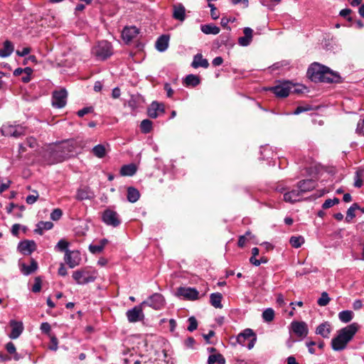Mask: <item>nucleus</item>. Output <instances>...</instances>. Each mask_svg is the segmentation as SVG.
I'll list each match as a JSON object with an SVG mask.
<instances>
[{"mask_svg":"<svg viewBox=\"0 0 364 364\" xmlns=\"http://www.w3.org/2000/svg\"><path fill=\"white\" fill-rule=\"evenodd\" d=\"M61 149H58L55 145H49L41 154L45 161L48 164L60 163L65 160V156L60 154Z\"/></svg>","mask_w":364,"mask_h":364,"instance_id":"f257e3e1","label":"nucleus"},{"mask_svg":"<svg viewBox=\"0 0 364 364\" xmlns=\"http://www.w3.org/2000/svg\"><path fill=\"white\" fill-rule=\"evenodd\" d=\"M257 341V336L251 328H246L239 333L236 338V343L242 346H247L249 350L252 349Z\"/></svg>","mask_w":364,"mask_h":364,"instance_id":"f03ea898","label":"nucleus"},{"mask_svg":"<svg viewBox=\"0 0 364 364\" xmlns=\"http://www.w3.org/2000/svg\"><path fill=\"white\" fill-rule=\"evenodd\" d=\"M111 44L105 41L99 42L93 48L92 54L97 59L100 60H106L112 55Z\"/></svg>","mask_w":364,"mask_h":364,"instance_id":"7ed1b4c3","label":"nucleus"},{"mask_svg":"<svg viewBox=\"0 0 364 364\" xmlns=\"http://www.w3.org/2000/svg\"><path fill=\"white\" fill-rule=\"evenodd\" d=\"M97 277V273L95 271L86 269L77 270L73 272V278L79 284H85L92 282Z\"/></svg>","mask_w":364,"mask_h":364,"instance_id":"20e7f679","label":"nucleus"},{"mask_svg":"<svg viewBox=\"0 0 364 364\" xmlns=\"http://www.w3.org/2000/svg\"><path fill=\"white\" fill-rule=\"evenodd\" d=\"M146 304H147L146 301H143L141 304L135 306L134 308L127 311L126 315L130 323H136L144 319V315L142 309L143 306H146Z\"/></svg>","mask_w":364,"mask_h":364,"instance_id":"39448f33","label":"nucleus"},{"mask_svg":"<svg viewBox=\"0 0 364 364\" xmlns=\"http://www.w3.org/2000/svg\"><path fill=\"white\" fill-rule=\"evenodd\" d=\"M102 218L105 224L113 227H117L121 223L119 214L111 209H106L102 213Z\"/></svg>","mask_w":364,"mask_h":364,"instance_id":"423d86ee","label":"nucleus"},{"mask_svg":"<svg viewBox=\"0 0 364 364\" xmlns=\"http://www.w3.org/2000/svg\"><path fill=\"white\" fill-rule=\"evenodd\" d=\"M326 66L314 63L308 69L307 74L314 82H320Z\"/></svg>","mask_w":364,"mask_h":364,"instance_id":"0eeeda50","label":"nucleus"},{"mask_svg":"<svg viewBox=\"0 0 364 364\" xmlns=\"http://www.w3.org/2000/svg\"><path fill=\"white\" fill-rule=\"evenodd\" d=\"M1 132L4 136L17 138L25 134V129L21 125H4Z\"/></svg>","mask_w":364,"mask_h":364,"instance_id":"6e6552de","label":"nucleus"},{"mask_svg":"<svg viewBox=\"0 0 364 364\" xmlns=\"http://www.w3.org/2000/svg\"><path fill=\"white\" fill-rule=\"evenodd\" d=\"M291 88V83L285 81L278 85L270 87L267 90L272 91L277 97H286L289 95Z\"/></svg>","mask_w":364,"mask_h":364,"instance_id":"1a4fd4ad","label":"nucleus"},{"mask_svg":"<svg viewBox=\"0 0 364 364\" xmlns=\"http://www.w3.org/2000/svg\"><path fill=\"white\" fill-rule=\"evenodd\" d=\"M290 328L296 336L301 338H305L309 333L307 324L304 321H292Z\"/></svg>","mask_w":364,"mask_h":364,"instance_id":"9d476101","label":"nucleus"},{"mask_svg":"<svg viewBox=\"0 0 364 364\" xmlns=\"http://www.w3.org/2000/svg\"><path fill=\"white\" fill-rule=\"evenodd\" d=\"M359 328V325L357 323H353L345 328L341 329L338 335L344 338L347 343L352 340L354 335L356 333Z\"/></svg>","mask_w":364,"mask_h":364,"instance_id":"9b49d317","label":"nucleus"},{"mask_svg":"<svg viewBox=\"0 0 364 364\" xmlns=\"http://www.w3.org/2000/svg\"><path fill=\"white\" fill-rule=\"evenodd\" d=\"M68 93L65 89L55 91L53 94L52 105L57 108H62L66 105Z\"/></svg>","mask_w":364,"mask_h":364,"instance_id":"f8f14e48","label":"nucleus"},{"mask_svg":"<svg viewBox=\"0 0 364 364\" xmlns=\"http://www.w3.org/2000/svg\"><path fill=\"white\" fill-rule=\"evenodd\" d=\"M64 259L70 268H74L79 265L81 261L80 255L78 252L70 250L66 251Z\"/></svg>","mask_w":364,"mask_h":364,"instance_id":"ddd939ff","label":"nucleus"},{"mask_svg":"<svg viewBox=\"0 0 364 364\" xmlns=\"http://www.w3.org/2000/svg\"><path fill=\"white\" fill-rule=\"evenodd\" d=\"M18 251L24 255H29L36 250V244L33 240H24L18 245Z\"/></svg>","mask_w":364,"mask_h":364,"instance_id":"4468645a","label":"nucleus"},{"mask_svg":"<svg viewBox=\"0 0 364 364\" xmlns=\"http://www.w3.org/2000/svg\"><path fill=\"white\" fill-rule=\"evenodd\" d=\"M9 325L11 328V331L9 335L11 339L18 338L23 331V325L21 321H17L16 320H11Z\"/></svg>","mask_w":364,"mask_h":364,"instance_id":"2eb2a0df","label":"nucleus"},{"mask_svg":"<svg viewBox=\"0 0 364 364\" xmlns=\"http://www.w3.org/2000/svg\"><path fill=\"white\" fill-rule=\"evenodd\" d=\"M340 81V76L336 73L332 72L328 68L326 67L325 70L322 75L320 82H338Z\"/></svg>","mask_w":364,"mask_h":364,"instance_id":"dca6fc26","label":"nucleus"},{"mask_svg":"<svg viewBox=\"0 0 364 364\" xmlns=\"http://www.w3.org/2000/svg\"><path fill=\"white\" fill-rule=\"evenodd\" d=\"M139 33V30L135 26L125 27L122 32V39L126 43L132 41Z\"/></svg>","mask_w":364,"mask_h":364,"instance_id":"f3484780","label":"nucleus"},{"mask_svg":"<svg viewBox=\"0 0 364 364\" xmlns=\"http://www.w3.org/2000/svg\"><path fill=\"white\" fill-rule=\"evenodd\" d=\"M159 112L161 113L164 112V105L158 103L157 102H153L147 111L149 117L155 119L159 116Z\"/></svg>","mask_w":364,"mask_h":364,"instance_id":"a211bd4d","label":"nucleus"},{"mask_svg":"<svg viewBox=\"0 0 364 364\" xmlns=\"http://www.w3.org/2000/svg\"><path fill=\"white\" fill-rule=\"evenodd\" d=\"M316 187V182L312 179L303 180L299 182L298 188L300 192H309L314 189Z\"/></svg>","mask_w":364,"mask_h":364,"instance_id":"6ab92c4d","label":"nucleus"},{"mask_svg":"<svg viewBox=\"0 0 364 364\" xmlns=\"http://www.w3.org/2000/svg\"><path fill=\"white\" fill-rule=\"evenodd\" d=\"M191 66L193 68H198L199 67L208 68L209 63L207 59L203 58L201 53H198L194 55L193 62L191 63Z\"/></svg>","mask_w":364,"mask_h":364,"instance_id":"aec40b11","label":"nucleus"},{"mask_svg":"<svg viewBox=\"0 0 364 364\" xmlns=\"http://www.w3.org/2000/svg\"><path fill=\"white\" fill-rule=\"evenodd\" d=\"M14 50V46L11 41L6 40L3 43V48L0 49V57L6 58L11 55Z\"/></svg>","mask_w":364,"mask_h":364,"instance_id":"412c9836","label":"nucleus"},{"mask_svg":"<svg viewBox=\"0 0 364 364\" xmlns=\"http://www.w3.org/2000/svg\"><path fill=\"white\" fill-rule=\"evenodd\" d=\"M169 36L167 35H162L156 42V48L159 52L165 51L168 47Z\"/></svg>","mask_w":364,"mask_h":364,"instance_id":"4be33fe9","label":"nucleus"},{"mask_svg":"<svg viewBox=\"0 0 364 364\" xmlns=\"http://www.w3.org/2000/svg\"><path fill=\"white\" fill-rule=\"evenodd\" d=\"M347 345V342L345 341L344 338H343L341 336L338 334V336L333 338L331 341L332 348L334 350H343Z\"/></svg>","mask_w":364,"mask_h":364,"instance_id":"5701e85b","label":"nucleus"},{"mask_svg":"<svg viewBox=\"0 0 364 364\" xmlns=\"http://www.w3.org/2000/svg\"><path fill=\"white\" fill-rule=\"evenodd\" d=\"M186 9L182 4H177L173 6V17L181 21L185 20L186 18Z\"/></svg>","mask_w":364,"mask_h":364,"instance_id":"b1692460","label":"nucleus"},{"mask_svg":"<svg viewBox=\"0 0 364 364\" xmlns=\"http://www.w3.org/2000/svg\"><path fill=\"white\" fill-rule=\"evenodd\" d=\"M107 243L108 240L107 239H102L95 244H91L89 246V250L93 254L100 253Z\"/></svg>","mask_w":364,"mask_h":364,"instance_id":"393cba45","label":"nucleus"},{"mask_svg":"<svg viewBox=\"0 0 364 364\" xmlns=\"http://www.w3.org/2000/svg\"><path fill=\"white\" fill-rule=\"evenodd\" d=\"M316 333L323 338H328L331 333L330 324L327 322L320 324L316 330Z\"/></svg>","mask_w":364,"mask_h":364,"instance_id":"a878e982","label":"nucleus"},{"mask_svg":"<svg viewBox=\"0 0 364 364\" xmlns=\"http://www.w3.org/2000/svg\"><path fill=\"white\" fill-rule=\"evenodd\" d=\"M300 191L293 190L291 191L287 192L284 195V200L286 202L294 203L296 201L299 200V197L301 196Z\"/></svg>","mask_w":364,"mask_h":364,"instance_id":"bb28decb","label":"nucleus"},{"mask_svg":"<svg viewBox=\"0 0 364 364\" xmlns=\"http://www.w3.org/2000/svg\"><path fill=\"white\" fill-rule=\"evenodd\" d=\"M92 153L96 157L101 159L106 156L107 153V149L105 145L97 144L92 148Z\"/></svg>","mask_w":364,"mask_h":364,"instance_id":"cd10ccee","label":"nucleus"},{"mask_svg":"<svg viewBox=\"0 0 364 364\" xmlns=\"http://www.w3.org/2000/svg\"><path fill=\"white\" fill-rule=\"evenodd\" d=\"M152 298L153 297H150V301H146L147 302L146 305H148L156 310L161 309L164 306L165 300L164 297H157L158 299L156 301L153 300Z\"/></svg>","mask_w":364,"mask_h":364,"instance_id":"c85d7f7f","label":"nucleus"},{"mask_svg":"<svg viewBox=\"0 0 364 364\" xmlns=\"http://www.w3.org/2000/svg\"><path fill=\"white\" fill-rule=\"evenodd\" d=\"M37 268L38 264L33 259H31V264L29 265H26L25 264L21 265V271L26 275L32 274L37 269Z\"/></svg>","mask_w":364,"mask_h":364,"instance_id":"c756f323","label":"nucleus"},{"mask_svg":"<svg viewBox=\"0 0 364 364\" xmlns=\"http://www.w3.org/2000/svg\"><path fill=\"white\" fill-rule=\"evenodd\" d=\"M53 227V223L50 221H41L37 224V228L34 230L36 233L43 235L44 230H48L52 229Z\"/></svg>","mask_w":364,"mask_h":364,"instance_id":"7c9ffc66","label":"nucleus"},{"mask_svg":"<svg viewBox=\"0 0 364 364\" xmlns=\"http://www.w3.org/2000/svg\"><path fill=\"white\" fill-rule=\"evenodd\" d=\"M198 292L196 289L190 287H180L176 296H198Z\"/></svg>","mask_w":364,"mask_h":364,"instance_id":"2f4dec72","label":"nucleus"},{"mask_svg":"<svg viewBox=\"0 0 364 364\" xmlns=\"http://www.w3.org/2000/svg\"><path fill=\"white\" fill-rule=\"evenodd\" d=\"M140 196V193L137 189L133 187H129L127 189V200L130 203L136 202Z\"/></svg>","mask_w":364,"mask_h":364,"instance_id":"473e14b6","label":"nucleus"},{"mask_svg":"<svg viewBox=\"0 0 364 364\" xmlns=\"http://www.w3.org/2000/svg\"><path fill=\"white\" fill-rule=\"evenodd\" d=\"M136 171V166L133 164L124 165L121 168L120 173L122 176H133Z\"/></svg>","mask_w":364,"mask_h":364,"instance_id":"72a5a7b5","label":"nucleus"},{"mask_svg":"<svg viewBox=\"0 0 364 364\" xmlns=\"http://www.w3.org/2000/svg\"><path fill=\"white\" fill-rule=\"evenodd\" d=\"M201 31L205 34L216 35L220 32V28L213 24H205L201 26Z\"/></svg>","mask_w":364,"mask_h":364,"instance_id":"f704fd0d","label":"nucleus"},{"mask_svg":"<svg viewBox=\"0 0 364 364\" xmlns=\"http://www.w3.org/2000/svg\"><path fill=\"white\" fill-rule=\"evenodd\" d=\"M55 146L58 149H61L60 154L65 155V159L69 157L70 154L73 151V146L67 142L55 145Z\"/></svg>","mask_w":364,"mask_h":364,"instance_id":"c9c22d12","label":"nucleus"},{"mask_svg":"<svg viewBox=\"0 0 364 364\" xmlns=\"http://www.w3.org/2000/svg\"><path fill=\"white\" fill-rule=\"evenodd\" d=\"M200 82L199 77L193 74L188 75L184 80L186 86L196 87L199 85Z\"/></svg>","mask_w":364,"mask_h":364,"instance_id":"e433bc0d","label":"nucleus"},{"mask_svg":"<svg viewBox=\"0 0 364 364\" xmlns=\"http://www.w3.org/2000/svg\"><path fill=\"white\" fill-rule=\"evenodd\" d=\"M215 363L219 364L225 363V359L222 354L218 353L209 355L208 359V364H214Z\"/></svg>","mask_w":364,"mask_h":364,"instance_id":"4c0bfd02","label":"nucleus"},{"mask_svg":"<svg viewBox=\"0 0 364 364\" xmlns=\"http://www.w3.org/2000/svg\"><path fill=\"white\" fill-rule=\"evenodd\" d=\"M353 312L350 310L342 311L338 314L339 319L343 323H348L353 319Z\"/></svg>","mask_w":364,"mask_h":364,"instance_id":"58836bf2","label":"nucleus"},{"mask_svg":"<svg viewBox=\"0 0 364 364\" xmlns=\"http://www.w3.org/2000/svg\"><path fill=\"white\" fill-rule=\"evenodd\" d=\"M152 122L149 119H144L140 124L141 131L144 134L149 133L152 129Z\"/></svg>","mask_w":364,"mask_h":364,"instance_id":"ea45409f","label":"nucleus"},{"mask_svg":"<svg viewBox=\"0 0 364 364\" xmlns=\"http://www.w3.org/2000/svg\"><path fill=\"white\" fill-rule=\"evenodd\" d=\"M359 209V205L357 203H353L347 210L346 220L349 223L355 218V210Z\"/></svg>","mask_w":364,"mask_h":364,"instance_id":"a19ab883","label":"nucleus"},{"mask_svg":"<svg viewBox=\"0 0 364 364\" xmlns=\"http://www.w3.org/2000/svg\"><path fill=\"white\" fill-rule=\"evenodd\" d=\"M364 178V170H358L355 172L354 186L360 188L363 185V178Z\"/></svg>","mask_w":364,"mask_h":364,"instance_id":"79ce46f5","label":"nucleus"},{"mask_svg":"<svg viewBox=\"0 0 364 364\" xmlns=\"http://www.w3.org/2000/svg\"><path fill=\"white\" fill-rule=\"evenodd\" d=\"M262 318L267 322H271L274 318V311L272 308L265 309L262 313Z\"/></svg>","mask_w":364,"mask_h":364,"instance_id":"37998d69","label":"nucleus"},{"mask_svg":"<svg viewBox=\"0 0 364 364\" xmlns=\"http://www.w3.org/2000/svg\"><path fill=\"white\" fill-rule=\"evenodd\" d=\"M289 242L293 247L299 248L304 242V239L301 236H293L290 238Z\"/></svg>","mask_w":364,"mask_h":364,"instance_id":"c03bdc74","label":"nucleus"},{"mask_svg":"<svg viewBox=\"0 0 364 364\" xmlns=\"http://www.w3.org/2000/svg\"><path fill=\"white\" fill-rule=\"evenodd\" d=\"M339 203V199L337 198H334L333 199H327L322 205V208L323 209H327L333 205L338 204Z\"/></svg>","mask_w":364,"mask_h":364,"instance_id":"a18cd8bd","label":"nucleus"},{"mask_svg":"<svg viewBox=\"0 0 364 364\" xmlns=\"http://www.w3.org/2000/svg\"><path fill=\"white\" fill-rule=\"evenodd\" d=\"M188 321L189 323V326L187 328L188 331L191 332L195 331L198 327V322L196 318L194 316H191Z\"/></svg>","mask_w":364,"mask_h":364,"instance_id":"49530a36","label":"nucleus"},{"mask_svg":"<svg viewBox=\"0 0 364 364\" xmlns=\"http://www.w3.org/2000/svg\"><path fill=\"white\" fill-rule=\"evenodd\" d=\"M89 198V194L87 191L84 189H79L76 194V199L78 200H83Z\"/></svg>","mask_w":364,"mask_h":364,"instance_id":"de8ad7c7","label":"nucleus"},{"mask_svg":"<svg viewBox=\"0 0 364 364\" xmlns=\"http://www.w3.org/2000/svg\"><path fill=\"white\" fill-rule=\"evenodd\" d=\"M6 349L10 354H15L14 359L18 360V357L17 356V353H16V347L12 342H9L6 345Z\"/></svg>","mask_w":364,"mask_h":364,"instance_id":"09e8293b","label":"nucleus"},{"mask_svg":"<svg viewBox=\"0 0 364 364\" xmlns=\"http://www.w3.org/2000/svg\"><path fill=\"white\" fill-rule=\"evenodd\" d=\"M41 289V280L39 277H36L34 284L32 287V291L35 294L40 292Z\"/></svg>","mask_w":364,"mask_h":364,"instance_id":"8fccbe9b","label":"nucleus"},{"mask_svg":"<svg viewBox=\"0 0 364 364\" xmlns=\"http://www.w3.org/2000/svg\"><path fill=\"white\" fill-rule=\"evenodd\" d=\"M50 345L49 346V349L51 350H57L58 349V338L54 335H50Z\"/></svg>","mask_w":364,"mask_h":364,"instance_id":"3c124183","label":"nucleus"},{"mask_svg":"<svg viewBox=\"0 0 364 364\" xmlns=\"http://www.w3.org/2000/svg\"><path fill=\"white\" fill-rule=\"evenodd\" d=\"M68 245H69V243L67 241H65V240H60L58 242L55 247L60 251H62V252L65 251L66 252V251L68 250Z\"/></svg>","mask_w":364,"mask_h":364,"instance_id":"603ef678","label":"nucleus"},{"mask_svg":"<svg viewBox=\"0 0 364 364\" xmlns=\"http://www.w3.org/2000/svg\"><path fill=\"white\" fill-rule=\"evenodd\" d=\"M221 299L222 297H210V303L215 308L221 309L223 307L221 304Z\"/></svg>","mask_w":364,"mask_h":364,"instance_id":"864d4df0","label":"nucleus"},{"mask_svg":"<svg viewBox=\"0 0 364 364\" xmlns=\"http://www.w3.org/2000/svg\"><path fill=\"white\" fill-rule=\"evenodd\" d=\"M62 215H63L62 210L60 208H55L51 213L50 218L53 220H58L61 218Z\"/></svg>","mask_w":364,"mask_h":364,"instance_id":"5fc2aeb1","label":"nucleus"},{"mask_svg":"<svg viewBox=\"0 0 364 364\" xmlns=\"http://www.w3.org/2000/svg\"><path fill=\"white\" fill-rule=\"evenodd\" d=\"M41 331L46 334L50 335V325L48 322L42 323L40 327Z\"/></svg>","mask_w":364,"mask_h":364,"instance_id":"6e6d98bb","label":"nucleus"},{"mask_svg":"<svg viewBox=\"0 0 364 364\" xmlns=\"http://www.w3.org/2000/svg\"><path fill=\"white\" fill-rule=\"evenodd\" d=\"M311 109V107L309 105L306 106H299L296 108V109L294 111V114H299L301 112L309 111Z\"/></svg>","mask_w":364,"mask_h":364,"instance_id":"4d7b16f0","label":"nucleus"},{"mask_svg":"<svg viewBox=\"0 0 364 364\" xmlns=\"http://www.w3.org/2000/svg\"><path fill=\"white\" fill-rule=\"evenodd\" d=\"M208 7L210 9V15L213 19H218L219 18V15L216 12V7L215 5L211 3H208Z\"/></svg>","mask_w":364,"mask_h":364,"instance_id":"13d9d810","label":"nucleus"},{"mask_svg":"<svg viewBox=\"0 0 364 364\" xmlns=\"http://www.w3.org/2000/svg\"><path fill=\"white\" fill-rule=\"evenodd\" d=\"M36 195H29L26 197V201L28 204H33L38 198V193L37 191H34Z\"/></svg>","mask_w":364,"mask_h":364,"instance_id":"bf43d9fd","label":"nucleus"},{"mask_svg":"<svg viewBox=\"0 0 364 364\" xmlns=\"http://www.w3.org/2000/svg\"><path fill=\"white\" fill-rule=\"evenodd\" d=\"M92 112H93L92 107H84L83 109H82L77 112V115L80 117H82L85 116V114H87L88 113H91Z\"/></svg>","mask_w":364,"mask_h":364,"instance_id":"052dcab7","label":"nucleus"},{"mask_svg":"<svg viewBox=\"0 0 364 364\" xmlns=\"http://www.w3.org/2000/svg\"><path fill=\"white\" fill-rule=\"evenodd\" d=\"M235 20V18H231L226 16H223L221 18L220 24L223 27L226 28L230 22H233Z\"/></svg>","mask_w":364,"mask_h":364,"instance_id":"680f3d73","label":"nucleus"},{"mask_svg":"<svg viewBox=\"0 0 364 364\" xmlns=\"http://www.w3.org/2000/svg\"><path fill=\"white\" fill-rule=\"evenodd\" d=\"M251 41L252 40L249 39L247 37H245V36L242 37H240L238 39L239 44L242 46H248Z\"/></svg>","mask_w":364,"mask_h":364,"instance_id":"e2e57ef3","label":"nucleus"},{"mask_svg":"<svg viewBox=\"0 0 364 364\" xmlns=\"http://www.w3.org/2000/svg\"><path fill=\"white\" fill-rule=\"evenodd\" d=\"M356 132L360 134L364 135V119L358 122Z\"/></svg>","mask_w":364,"mask_h":364,"instance_id":"0e129e2a","label":"nucleus"},{"mask_svg":"<svg viewBox=\"0 0 364 364\" xmlns=\"http://www.w3.org/2000/svg\"><path fill=\"white\" fill-rule=\"evenodd\" d=\"M26 143L30 148L32 149L35 148L37 146L36 139L33 137L27 138Z\"/></svg>","mask_w":364,"mask_h":364,"instance_id":"69168bd1","label":"nucleus"},{"mask_svg":"<svg viewBox=\"0 0 364 364\" xmlns=\"http://www.w3.org/2000/svg\"><path fill=\"white\" fill-rule=\"evenodd\" d=\"M330 297H319L317 303L319 306H326L330 301Z\"/></svg>","mask_w":364,"mask_h":364,"instance_id":"338daca9","label":"nucleus"},{"mask_svg":"<svg viewBox=\"0 0 364 364\" xmlns=\"http://www.w3.org/2000/svg\"><path fill=\"white\" fill-rule=\"evenodd\" d=\"M31 52V48L28 47L23 48L22 50H16V55L21 57L26 56Z\"/></svg>","mask_w":364,"mask_h":364,"instance_id":"774afa93","label":"nucleus"}]
</instances>
